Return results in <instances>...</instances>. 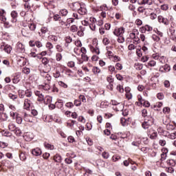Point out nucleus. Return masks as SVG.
<instances>
[{"instance_id": "obj_1", "label": "nucleus", "mask_w": 176, "mask_h": 176, "mask_svg": "<svg viewBox=\"0 0 176 176\" xmlns=\"http://www.w3.org/2000/svg\"><path fill=\"white\" fill-rule=\"evenodd\" d=\"M153 123H155V120L152 116H148V118H144V121L142 124V126L144 130H146L151 127V126H153Z\"/></svg>"}, {"instance_id": "obj_2", "label": "nucleus", "mask_w": 176, "mask_h": 176, "mask_svg": "<svg viewBox=\"0 0 176 176\" xmlns=\"http://www.w3.org/2000/svg\"><path fill=\"white\" fill-rule=\"evenodd\" d=\"M138 99L140 105H143L146 108H149L151 107V103H149L147 100L142 99V97L140 95L138 96Z\"/></svg>"}, {"instance_id": "obj_3", "label": "nucleus", "mask_w": 176, "mask_h": 176, "mask_svg": "<svg viewBox=\"0 0 176 176\" xmlns=\"http://www.w3.org/2000/svg\"><path fill=\"white\" fill-rule=\"evenodd\" d=\"M29 46H30L31 47L36 46V47L39 49L40 47H42L43 45L42 44V42L39 41H29Z\"/></svg>"}, {"instance_id": "obj_4", "label": "nucleus", "mask_w": 176, "mask_h": 176, "mask_svg": "<svg viewBox=\"0 0 176 176\" xmlns=\"http://www.w3.org/2000/svg\"><path fill=\"white\" fill-rule=\"evenodd\" d=\"M114 35L116 36H122L124 34V28L120 27L118 28H116L113 31Z\"/></svg>"}, {"instance_id": "obj_5", "label": "nucleus", "mask_w": 176, "mask_h": 176, "mask_svg": "<svg viewBox=\"0 0 176 176\" xmlns=\"http://www.w3.org/2000/svg\"><path fill=\"white\" fill-rule=\"evenodd\" d=\"M16 50L17 53H24L25 52V47L21 43H18L16 46Z\"/></svg>"}, {"instance_id": "obj_6", "label": "nucleus", "mask_w": 176, "mask_h": 176, "mask_svg": "<svg viewBox=\"0 0 176 176\" xmlns=\"http://www.w3.org/2000/svg\"><path fill=\"white\" fill-rule=\"evenodd\" d=\"M157 20L159 23H162V24H164V25H168V24H170L168 19H167V18H164L162 15L158 16Z\"/></svg>"}, {"instance_id": "obj_7", "label": "nucleus", "mask_w": 176, "mask_h": 176, "mask_svg": "<svg viewBox=\"0 0 176 176\" xmlns=\"http://www.w3.org/2000/svg\"><path fill=\"white\" fill-rule=\"evenodd\" d=\"M6 11L3 9H0V21H2V23H6Z\"/></svg>"}, {"instance_id": "obj_8", "label": "nucleus", "mask_w": 176, "mask_h": 176, "mask_svg": "<svg viewBox=\"0 0 176 176\" xmlns=\"http://www.w3.org/2000/svg\"><path fill=\"white\" fill-rule=\"evenodd\" d=\"M31 105H32V101H31V100H29V99H25V102L23 104L24 109H26L27 111H28Z\"/></svg>"}, {"instance_id": "obj_9", "label": "nucleus", "mask_w": 176, "mask_h": 176, "mask_svg": "<svg viewBox=\"0 0 176 176\" xmlns=\"http://www.w3.org/2000/svg\"><path fill=\"white\" fill-rule=\"evenodd\" d=\"M24 2L23 6L25 9H28V10H30L31 8H34V4L31 6V0H23Z\"/></svg>"}, {"instance_id": "obj_10", "label": "nucleus", "mask_w": 176, "mask_h": 176, "mask_svg": "<svg viewBox=\"0 0 176 176\" xmlns=\"http://www.w3.org/2000/svg\"><path fill=\"white\" fill-rule=\"evenodd\" d=\"M65 47L66 49H69V43L72 42V37L69 36H67L65 37Z\"/></svg>"}, {"instance_id": "obj_11", "label": "nucleus", "mask_w": 176, "mask_h": 176, "mask_svg": "<svg viewBox=\"0 0 176 176\" xmlns=\"http://www.w3.org/2000/svg\"><path fill=\"white\" fill-rule=\"evenodd\" d=\"M32 153L34 156H41V155H42V150L39 148H33Z\"/></svg>"}, {"instance_id": "obj_12", "label": "nucleus", "mask_w": 176, "mask_h": 176, "mask_svg": "<svg viewBox=\"0 0 176 176\" xmlns=\"http://www.w3.org/2000/svg\"><path fill=\"white\" fill-rule=\"evenodd\" d=\"M53 160L56 162V163H61L63 162V157L58 153L56 154L53 157Z\"/></svg>"}, {"instance_id": "obj_13", "label": "nucleus", "mask_w": 176, "mask_h": 176, "mask_svg": "<svg viewBox=\"0 0 176 176\" xmlns=\"http://www.w3.org/2000/svg\"><path fill=\"white\" fill-rule=\"evenodd\" d=\"M35 95L38 97L37 100L39 101V102H42V101H43L45 100V97L43 96V95L42 94V93H41V91H36L35 92Z\"/></svg>"}, {"instance_id": "obj_14", "label": "nucleus", "mask_w": 176, "mask_h": 176, "mask_svg": "<svg viewBox=\"0 0 176 176\" xmlns=\"http://www.w3.org/2000/svg\"><path fill=\"white\" fill-rule=\"evenodd\" d=\"M17 16H19L17 11L14 10L11 12V17H12V23H16L17 21Z\"/></svg>"}, {"instance_id": "obj_15", "label": "nucleus", "mask_w": 176, "mask_h": 176, "mask_svg": "<svg viewBox=\"0 0 176 176\" xmlns=\"http://www.w3.org/2000/svg\"><path fill=\"white\" fill-rule=\"evenodd\" d=\"M59 14L61 17H67L68 15V10L63 8L59 10Z\"/></svg>"}, {"instance_id": "obj_16", "label": "nucleus", "mask_w": 176, "mask_h": 176, "mask_svg": "<svg viewBox=\"0 0 176 176\" xmlns=\"http://www.w3.org/2000/svg\"><path fill=\"white\" fill-rule=\"evenodd\" d=\"M12 50H13V48L9 44L5 45L4 52L6 53H7L8 54H10V52H12Z\"/></svg>"}, {"instance_id": "obj_17", "label": "nucleus", "mask_w": 176, "mask_h": 176, "mask_svg": "<svg viewBox=\"0 0 176 176\" xmlns=\"http://www.w3.org/2000/svg\"><path fill=\"white\" fill-rule=\"evenodd\" d=\"M138 3H139V5H148V6H151L153 3V2L152 1V0H142Z\"/></svg>"}, {"instance_id": "obj_18", "label": "nucleus", "mask_w": 176, "mask_h": 176, "mask_svg": "<svg viewBox=\"0 0 176 176\" xmlns=\"http://www.w3.org/2000/svg\"><path fill=\"white\" fill-rule=\"evenodd\" d=\"M22 35L23 36H28V35H30L31 34V30H30L29 29L27 28H23L22 29Z\"/></svg>"}, {"instance_id": "obj_19", "label": "nucleus", "mask_w": 176, "mask_h": 176, "mask_svg": "<svg viewBox=\"0 0 176 176\" xmlns=\"http://www.w3.org/2000/svg\"><path fill=\"white\" fill-rule=\"evenodd\" d=\"M56 106L59 109H61V108L64 107V102L63 101V100L61 99L58 100V101L56 102Z\"/></svg>"}, {"instance_id": "obj_20", "label": "nucleus", "mask_w": 176, "mask_h": 176, "mask_svg": "<svg viewBox=\"0 0 176 176\" xmlns=\"http://www.w3.org/2000/svg\"><path fill=\"white\" fill-rule=\"evenodd\" d=\"M49 32V30H47V28H42L41 29V32H38V35H40V36H42V35L45 36L47 32Z\"/></svg>"}, {"instance_id": "obj_21", "label": "nucleus", "mask_w": 176, "mask_h": 176, "mask_svg": "<svg viewBox=\"0 0 176 176\" xmlns=\"http://www.w3.org/2000/svg\"><path fill=\"white\" fill-rule=\"evenodd\" d=\"M78 12L79 13V14L83 16V14L87 13V10L85 8L80 7V9H78Z\"/></svg>"}, {"instance_id": "obj_22", "label": "nucleus", "mask_w": 176, "mask_h": 176, "mask_svg": "<svg viewBox=\"0 0 176 176\" xmlns=\"http://www.w3.org/2000/svg\"><path fill=\"white\" fill-rule=\"evenodd\" d=\"M162 69L164 70H161L162 72H170V70L171 69V67L169 65L166 64L162 67Z\"/></svg>"}, {"instance_id": "obj_23", "label": "nucleus", "mask_w": 176, "mask_h": 176, "mask_svg": "<svg viewBox=\"0 0 176 176\" xmlns=\"http://www.w3.org/2000/svg\"><path fill=\"white\" fill-rule=\"evenodd\" d=\"M44 146L46 148V149H49L50 151H53V149H54V146L47 142L44 143Z\"/></svg>"}, {"instance_id": "obj_24", "label": "nucleus", "mask_w": 176, "mask_h": 176, "mask_svg": "<svg viewBox=\"0 0 176 176\" xmlns=\"http://www.w3.org/2000/svg\"><path fill=\"white\" fill-rule=\"evenodd\" d=\"M16 122L18 124H21V123H23V118H21L19 113H16Z\"/></svg>"}, {"instance_id": "obj_25", "label": "nucleus", "mask_w": 176, "mask_h": 176, "mask_svg": "<svg viewBox=\"0 0 176 176\" xmlns=\"http://www.w3.org/2000/svg\"><path fill=\"white\" fill-rule=\"evenodd\" d=\"M8 129L10 131H15L16 130V125L13 122L9 124Z\"/></svg>"}, {"instance_id": "obj_26", "label": "nucleus", "mask_w": 176, "mask_h": 176, "mask_svg": "<svg viewBox=\"0 0 176 176\" xmlns=\"http://www.w3.org/2000/svg\"><path fill=\"white\" fill-rule=\"evenodd\" d=\"M90 50L92 53H96V54H100V49L97 47H91Z\"/></svg>"}, {"instance_id": "obj_27", "label": "nucleus", "mask_w": 176, "mask_h": 176, "mask_svg": "<svg viewBox=\"0 0 176 176\" xmlns=\"http://www.w3.org/2000/svg\"><path fill=\"white\" fill-rule=\"evenodd\" d=\"M53 19L54 21H60L63 18L60 14H56L53 16Z\"/></svg>"}, {"instance_id": "obj_28", "label": "nucleus", "mask_w": 176, "mask_h": 176, "mask_svg": "<svg viewBox=\"0 0 176 176\" xmlns=\"http://www.w3.org/2000/svg\"><path fill=\"white\" fill-rule=\"evenodd\" d=\"M83 31H85V28L82 26H80V30L78 31L77 35H78V36H83V35H85Z\"/></svg>"}, {"instance_id": "obj_29", "label": "nucleus", "mask_w": 176, "mask_h": 176, "mask_svg": "<svg viewBox=\"0 0 176 176\" xmlns=\"http://www.w3.org/2000/svg\"><path fill=\"white\" fill-rule=\"evenodd\" d=\"M1 134L4 137H12V133L9 132L8 131H2Z\"/></svg>"}, {"instance_id": "obj_30", "label": "nucleus", "mask_w": 176, "mask_h": 176, "mask_svg": "<svg viewBox=\"0 0 176 176\" xmlns=\"http://www.w3.org/2000/svg\"><path fill=\"white\" fill-rule=\"evenodd\" d=\"M31 116H29L28 114H27V113H25V115H24V120H25V122H30V123H32V120H31Z\"/></svg>"}, {"instance_id": "obj_31", "label": "nucleus", "mask_w": 176, "mask_h": 176, "mask_svg": "<svg viewBox=\"0 0 176 176\" xmlns=\"http://www.w3.org/2000/svg\"><path fill=\"white\" fill-rule=\"evenodd\" d=\"M135 34H140V32H138V30H134L133 32L130 34L129 36H130L131 39H133L135 38V36H135Z\"/></svg>"}, {"instance_id": "obj_32", "label": "nucleus", "mask_w": 176, "mask_h": 176, "mask_svg": "<svg viewBox=\"0 0 176 176\" xmlns=\"http://www.w3.org/2000/svg\"><path fill=\"white\" fill-rule=\"evenodd\" d=\"M92 72H94L95 75H97V74H100L101 72V69H100V68L97 67H93Z\"/></svg>"}, {"instance_id": "obj_33", "label": "nucleus", "mask_w": 176, "mask_h": 176, "mask_svg": "<svg viewBox=\"0 0 176 176\" xmlns=\"http://www.w3.org/2000/svg\"><path fill=\"white\" fill-rule=\"evenodd\" d=\"M142 115L144 116V119H148L149 116H148V111L145 109L142 110Z\"/></svg>"}, {"instance_id": "obj_34", "label": "nucleus", "mask_w": 176, "mask_h": 176, "mask_svg": "<svg viewBox=\"0 0 176 176\" xmlns=\"http://www.w3.org/2000/svg\"><path fill=\"white\" fill-rule=\"evenodd\" d=\"M41 63L43 64V65H47V64H49V59L46 57H43L41 59Z\"/></svg>"}, {"instance_id": "obj_35", "label": "nucleus", "mask_w": 176, "mask_h": 176, "mask_svg": "<svg viewBox=\"0 0 176 176\" xmlns=\"http://www.w3.org/2000/svg\"><path fill=\"white\" fill-rule=\"evenodd\" d=\"M75 123H76V121L72 120H70V121H69L68 122H67V126H68L69 127L72 128V127H74V125L75 124Z\"/></svg>"}, {"instance_id": "obj_36", "label": "nucleus", "mask_w": 176, "mask_h": 176, "mask_svg": "<svg viewBox=\"0 0 176 176\" xmlns=\"http://www.w3.org/2000/svg\"><path fill=\"white\" fill-rule=\"evenodd\" d=\"M56 61H61L63 60V55L60 53H56Z\"/></svg>"}, {"instance_id": "obj_37", "label": "nucleus", "mask_w": 176, "mask_h": 176, "mask_svg": "<svg viewBox=\"0 0 176 176\" xmlns=\"http://www.w3.org/2000/svg\"><path fill=\"white\" fill-rule=\"evenodd\" d=\"M20 82V78H19V76H14L12 78V83H19Z\"/></svg>"}, {"instance_id": "obj_38", "label": "nucleus", "mask_w": 176, "mask_h": 176, "mask_svg": "<svg viewBox=\"0 0 176 176\" xmlns=\"http://www.w3.org/2000/svg\"><path fill=\"white\" fill-rule=\"evenodd\" d=\"M70 31L72 32H76L78 31V26L76 25H73L70 27Z\"/></svg>"}, {"instance_id": "obj_39", "label": "nucleus", "mask_w": 176, "mask_h": 176, "mask_svg": "<svg viewBox=\"0 0 176 176\" xmlns=\"http://www.w3.org/2000/svg\"><path fill=\"white\" fill-rule=\"evenodd\" d=\"M28 27L30 28V31H35V29L36 28V25L34 23H30Z\"/></svg>"}, {"instance_id": "obj_40", "label": "nucleus", "mask_w": 176, "mask_h": 176, "mask_svg": "<svg viewBox=\"0 0 176 176\" xmlns=\"http://www.w3.org/2000/svg\"><path fill=\"white\" fill-rule=\"evenodd\" d=\"M108 70L109 72H111V74H113V72L116 73L115 66L109 65L108 67Z\"/></svg>"}, {"instance_id": "obj_41", "label": "nucleus", "mask_w": 176, "mask_h": 176, "mask_svg": "<svg viewBox=\"0 0 176 176\" xmlns=\"http://www.w3.org/2000/svg\"><path fill=\"white\" fill-rule=\"evenodd\" d=\"M166 129L167 130L171 131V130H174L175 127L174 126V125H173V124L169 123V124H167Z\"/></svg>"}, {"instance_id": "obj_42", "label": "nucleus", "mask_w": 176, "mask_h": 176, "mask_svg": "<svg viewBox=\"0 0 176 176\" xmlns=\"http://www.w3.org/2000/svg\"><path fill=\"white\" fill-rule=\"evenodd\" d=\"M58 85L60 87H63V89H67V87H68V85L63 81H59Z\"/></svg>"}, {"instance_id": "obj_43", "label": "nucleus", "mask_w": 176, "mask_h": 176, "mask_svg": "<svg viewBox=\"0 0 176 176\" xmlns=\"http://www.w3.org/2000/svg\"><path fill=\"white\" fill-rule=\"evenodd\" d=\"M167 163L168 164H170V166H175L176 164L175 160H168Z\"/></svg>"}, {"instance_id": "obj_44", "label": "nucleus", "mask_w": 176, "mask_h": 176, "mask_svg": "<svg viewBox=\"0 0 176 176\" xmlns=\"http://www.w3.org/2000/svg\"><path fill=\"white\" fill-rule=\"evenodd\" d=\"M152 39H153L155 41V42H159V41H160V37H159L156 34H153L152 35Z\"/></svg>"}, {"instance_id": "obj_45", "label": "nucleus", "mask_w": 176, "mask_h": 176, "mask_svg": "<svg viewBox=\"0 0 176 176\" xmlns=\"http://www.w3.org/2000/svg\"><path fill=\"white\" fill-rule=\"evenodd\" d=\"M50 39H51V41H53L54 42H57V41H58V37L54 35H50Z\"/></svg>"}, {"instance_id": "obj_46", "label": "nucleus", "mask_w": 176, "mask_h": 176, "mask_svg": "<svg viewBox=\"0 0 176 176\" xmlns=\"http://www.w3.org/2000/svg\"><path fill=\"white\" fill-rule=\"evenodd\" d=\"M116 68L118 71H122V69H123V66L122 65V64L118 63L116 64Z\"/></svg>"}, {"instance_id": "obj_47", "label": "nucleus", "mask_w": 176, "mask_h": 176, "mask_svg": "<svg viewBox=\"0 0 176 176\" xmlns=\"http://www.w3.org/2000/svg\"><path fill=\"white\" fill-rule=\"evenodd\" d=\"M118 43H124V37L123 36H118Z\"/></svg>"}, {"instance_id": "obj_48", "label": "nucleus", "mask_w": 176, "mask_h": 176, "mask_svg": "<svg viewBox=\"0 0 176 176\" xmlns=\"http://www.w3.org/2000/svg\"><path fill=\"white\" fill-rule=\"evenodd\" d=\"M25 96L26 97H32V92L28 89H27L25 91Z\"/></svg>"}, {"instance_id": "obj_49", "label": "nucleus", "mask_w": 176, "mask_h": 176, "mask_svg": "<svg viewBox=\"0 0 176 176\" xmlns=\"http://www.w3.org/2000/svg\"><path fill=\"white\" fill-rule=\"evenodd\" d=\"M74 105L76 107H80V105H82V102L79 100H75Z\"/></svg>"}, {"instance_id": "obj_50", "label": "nucleus", "mask_w": 176, "mask_h": 176, "mask_svg": "<svg viewBox=\"0 0 176 176\" xmlns=\"http://www.w3.org/2000/svg\"><path fill=\"white\" fill-rule=\"evenodd\" d=\"M81 57H82V60H83V61H89V56H87V55H86V54H82Z\"/></svg>"}, {"instance_id": "obj_51", "label": "nucleus", "mask_w": 176, "mask_h": 176, "mask_svg": "<svg viewBox=\"0 0 176 176\" xmlns=\"http://www.w3.org/2000/svg\"><path fill=\"white\" fill-rule=\"evenodd\" d=\"M102 156L104 159H108L109 157V153L104 151L102 153Z\"/></svg>"}, {"instance_id": "obj_52", "label": "nucleus", "mask_w": 176, "mask_h": 176, "mask_svg": "<svg viewBox=\"0 0 176 176\" xmlns=\"http://www.w3.org/2000/svg\"><path fill=\"white\" fill-rule=\"evenodd\" d=\"M133 43H136V45L140 43V42H141L140 37H138L137 36H135L134 38H133Z\"/></svg>"}, {"instance_id": "obj_53", "label": "nucleus", "mask_w": 176, "mask_h": 176, "mask_svg": "<svg viewBox=\"0 0 176 176\" xmlns=\"http://www.w3.org/2000/svg\"><path fill=\"white\" fill-rule=\"evenodd\" d=\"M8 97H9V98H10L11 100H16V99L17 98V95H14V94H8Z\"/></svg>"}, {"instance_id": "obj_54", "label": "nucleus", "mask_w": 176, "mask_h": 176, "mask_svg": "<svg viewBox=\"0 0 176 176\" xmlns=\"http://www.w3.org/2000/svg\"><path fill=\"white\" fill-rule=\"evenodd\" d=\"M120 122L122 126H127V120L125 118H121Z\"/></svg>"}, {"instance_id": "obj_55", "label": "nucleus", "mask_w": 176, "mask_h": 176, "mask_svg": "<svg viewBox=\"0 0 176 176\" xmlns=\"http://www.w3.org/2000/svg\"><path fill=\"white\" fill-rule=\"evenodd\" d=\"M157 98L158 100H163L164 98V94H163V93H158L157 94Z\"/></svg>"}, {"instance_id": "obj_56", "label": "nucleus", "mask_w": 176, "mask_h": 176, "mask_svg": "<svg viewBox=\"0 0 176 176\" xmlns=\"http://www.w3.org/2000/svg\"><path fill=\"white\" fill-rule=\"evenodd\" d=\"M43 90L47 91L50 90V85H49V83L45 84V85H42Z\"/></svg>"}, {"instance_id": "obj_57", "label": "nucleus", "mask_w": 176, "mask_h": 176, "mask_svg": "<svg viewBox=\"0 0 176 176\" xmlns=\"http://www.w3.org/2000/svg\"><path fill=\"white\" fill-rule=\"evenodd\" d=\"M148 65L149 67H155V65H156V61L155 60H150L148 63Z\"/></svg>"}, {"instance_id": "obj_58", "label": "nucleus", "mask_w": 176, "mask_h": 176, "mask_svg": "<svg viewBox=\"0 0 176 176\" xmlns=\"http://www.w3.org/2000/svg\"><path fill=\"white\" fill-rule=\"evenodd\" d=\"M60 25H65V27H68V24L63 19L59 21Z\"/></svg>"}, {"instance_id": "obj_59", "label": "nucleus", "mask_w": 176, "mask_h": 176, "mask_svg": "<svg viewBox=\"0 0 176 176\" xmlns=\"http://www.w3.org/2000/svg\"><path fill=\"white\" fill-rule=\"evenodd\" d=\"M104 45L107 46V45H109V39L108 38H104L102 41Z\"/></svg>"}, {"instance_id": "obj_60", "label": "nucleus", "mask_w": 176, "mask_h": 176, "mask_svg": "<svg viewBox=\"0 0 176 176\" xmlns=\"http://www.w3.org/2000/svg\"><path fill=\"white\" fill-rule=\"evenodd\" d=\"M161 10H168V5H167V4L162 5Z\"/></svg>"}, {"instance_id": "obj_61", "label": "nucleus", "mask_w": 176, "mask_h": 176, "mask_svg": "<svg viewBox=\"0 0 176 176\" xmlns=\"http://www.w3.org/2000/svg\"><path fill=\"white\" fill-rule=\"evenodd\" d=\"M65 107H67V108H74V103L72 102H67Z\"/></svg>"}, {"instance_id": "obj_62", "label": "nucleus", "mask_w": 176, "mask_h": 176, "mask_svg": "<svg viewBox=\"0 0 176 176\" xmlns=\"http://www.w3.org/2000/svg\"><path fill=\"white\" fill-rule=\"evenodd\" d=\"M144 28H145L146 31H148V32H150V31H152V30H153V28L148 25H146L144 26Z\"/></svg>"}, {"instance_id": "obj_63", "label": "nucleus", "mask_w": 176, "mask_h": 176, "mask_svg": "<svg viewBox=\"0 0 176 176\" xmlns=\"http://www.w3.org/2000/svg\"><path fill=\"white\" fill-rule=\"evenodd\" d=\"M60 76H61V74L58 70H56V72L54 73V78H60Z\"/></svg>"}, {"instance_id": "obj_64", "label": "nucleus", "mask_w": 176, "mask_h": 176, "mask_svg": "<svg viewBox=\"0 0 176 176\" xmlns=\"http://www.w3.org/2000/svg\"><path fill=\"white\" fill-rule=\"evenodd\" d=\"M107 80L109 83H113V78H112V76H109L107 78Z\"/></svg>"}]
</instances>
